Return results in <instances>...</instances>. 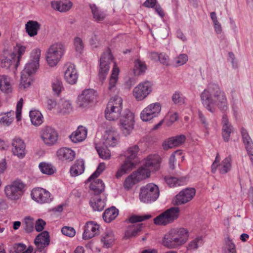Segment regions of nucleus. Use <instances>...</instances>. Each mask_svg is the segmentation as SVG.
Masks as SVG:
<instances>
[{"instance_id":"39","label":"nucleus","mask_w":253,"mask_h":253,"mask_svg":"<svg viewBox=\"0 0 253 253\" xmlns=\"http://www.w3.org/2000/svg\"><path fill=\"white\" fill-rule=\"evenodd\" d=\"M147 69V66L144 61L136 59L134 62V73L136 76L144 74Z\"/></svg>"},{"instance_id":"27","label":"nucleus","mask_w":253,"mask_h":253,"mask_svg":"<svg viewBox=\"0 0 253 253\" xmlns=\"http://www.w3.org/2000/svg\"><path fill=\"white\" fill-rule=\"evenodd\" d=\"M87 133V130L85 127L80 126L75 131L70 135V138L74 143L80 142L86 138Z\"/></svg>"},{"instance_id":"33","label":"nucleus","mask_w":253,"mask_h":253,"mask_svg":"<svg viewBox=\"0 0 253 253\" xmlns=\"http://www.w3.org/2000/svg\"><path fill=\"white\" fill-rule=\"evenodd\" d=\"M119 72V69L117 67L116 63H115L109 80L108 89L110 91H114L115 88L116 84L118 79Z\"/></svg>"},{"instance_id":"32","label":"nucleus","mask_w":253,"mask_h":253,"mask_svg":"<svg viewBox=\"0 0 253 253\" xmlns=\"http://www.w3.org/2000/svg\"><path fill=\"white\" fill-rule=\"evenodd\" d=\"M118 214V210L115 207H112L105 211L103 214V218L106 222L110 223L116 218Z\"/></svg>"},{"instance_id":"22","label":"nucleus","mask_w":253,"mask_h":253,"mask_svg":"<svg viewBox=\"0 0 253 253\" xmlns=\"http://www.w3.org/2000/svg\"><path fill=\"white\" fill-rule=\"evenodd\" d=\"M170 233L178 240V242L182 246L188 240L189 233L188 230L184 228H173L169 230Z\"/></svg>"},{"instance_id":"14","label":"nucleus","mask_w":253,"mask_h":253,"mask_svg":"<svg viewBox=\"0 0 253 253\" xmlns=\"http://www.w3.org/2000/svg\"><path fill=\"white\" fill-rule=\"evenodd\" d=\"M196 194V190L194 188H187L181 190L176 195L174 199L175 204L181 205L191 201Z\"/></svg>"},{"instance_id":"52","label":"nucleus","mask_w":253,"mask_h":253,"mask_svg":"<svg viewBox=\"0 0 253 253\" xmlns=\"http://www.w3.org/2000/svg\"><path fill=\"white\" fill-rule=\"evenodd\" d=\"M203 244V239L201 237H197L192 240L188 244L189 250H196Z\"/></svg>"},{"instance_id":"13","label":"nucleus","mask_w":253,"mask_h":253,"mask_svg":"<svg viewBox=\"0 0 253 253\" xmlns=\"http://www.w3.org/2000/svg\"><path fill=\"white\" fill-rule=\"evenodd\" d=\"M152 90V84L148 81L140 83L135 87L133 90V94L137 100L141 101L146 98Z\"/></svg>"},{"instance_id":"35","label":"nucleus","mask_w":253,"mask_h":253,"mask_svg":"<svg viewBox=\"0 0 253 253\" xmlns=\"http://www.w3.org/2000/svg\"><path fill=\"white\" fill-rule=\"evenodd\" d=\"M232 158L230 156L225 158L219 164L218 169L220 174H225L229 172L231 169Z\"/></svg>"},{"instance_id":"31","label":"nucleus","mask_w":253,"mask_h":253,"mask_svg":"<svg viewBox=\"0 0 253 253\" xmlns=\"http://www.w3.org/2000/svg\"><path fill=\"white\" fill-rule=\"evenodd\" d=\"M40 27V24L36 21H29L25 25L26 32L30 37L37 35Z\"/></svg>"},{"instance_id":"57","label":"nucleus","mask_w":253,"mask_h":253,"mask_svg":"<svg viewBox=\"0 0 253 253\" xmlns=\"http://www.w3.org/2000/svg\"><path fill=\"white\" fill-rule=\"evenodd\" d=\"M133 125L134 124H125L124 125H120V127L123 133L125 136H127L130 133L131 131L133 129Z\"/></svg>"},{"instance_id":"49","label":"nucleus","mask_w":253,"mask_h":253,"mask_svg":"<svg viewBox=\"0 0 253 253\" xmlns=\"http://www.w3.org/2000/svg\"><path fill=\"white\" fill-rule=\"evenodd\" d=\"M52 88L54 93L58 95L63 88L62 82L58 79L54 80L52 83Z\"/></svg>"},{"instance_id":"6","label":"nucleus","mask_w":253,"mask_h":253,"mask_svg":"<svg viewBox=\"0 0 253 253\" xmlns=\"http://www.w3.org/2000/svg\"><path fill=\"white\" fill-rule=\"evenodd\" d=\"M25 187V184L21 180L17 179L5 187L6 196L11 200H18L23 195Z\"/></svg>"},{"instance_id":"47","label":"nucleus","mask_w":253,"mask_h":253,"mask_svg":"<svg viewBox=\"0 0 253 253\" xmlns=\"http://www.w3.org/2000/svg\"><path fill=\"white\" fill-rule=\"evenodd\" d=\"M135 176V174L132 173L126 178L124 183V186L126 189L127 190L130 189L134 184L138 182Z\"/></svg>"},{"instance_id":"16","label":"nucleus","mask_w":253,"mask_h":253,"mask_svg":"<svg viewBox=\"0 0 253 253\" xmlns=\"http://www.w3.org/2000/svg\"><path fill=\"white\" fill-rule=\"evenodd\" d=\"M1 62V67L6 69H9L11 66L13 65L15 68L16 63V54L13 52L4 51L0 57Z\"/></svg>"},{"instance_id":"21","label":"nucleus","mask_w":253,"mask_h":253,"mask_svg":"<svg viewBox=\"0 0 253 253\" xmlns=\"http://www.w3.org/2000/svg\"><path fill=\"white\" fill-rule=\"evenodd\" d=\"M178 241V240L176 239V238H175L172 234L170 233V231H169L164 235L162 239V244L164 246L168 249H177L182 246L181 244H180Z\"/></svg>"},{"instance_id":"30","label":"nucleus","mask_w":253,"mask_h":253,"mask_svg":"<svg viewBox=\"0 0 253 253\" xmlns=\"http://www.w3.org/2000/svg\"><path fill=\"white\" fill-rule=\"evenodd\" d=\"M84 170V162L83 160H78L70 169L72 176H76L81 174Z\"/></svg>"},{"instance_id":"19","label":"nucleus","mask_w":253,"mask_h":253,"mask_svg":"<svg viewBox=\"0 0 253 253\" xmlns=\"http://www.w3.org/2000/svg\"><path fill=\"white\" fill-rule=\"evenodd\" d=\"M49 235L47 231H45L39 234L34 241L37 251L41 252L45 247L49 245Z\"/></svg>"},{"instance_id":"41","label":"nucleus","mask_w":253,"mask_h":253,"mask_svg":"<svg viewBox=\"0 0 253 253\" xmlns=\"http://www.w3.org/2000/svg\"><path fill=\"white\" fill-rule=\"evenodd\" d=\"M133 173L135 174V177L139 182L150 176V170L144 166V167L138 169L136 171L133 172Z\"/></svg>"},{"instance_id":"3","label":"nucleus","mask_w":253,"mask_h":253,"mask_svg":"<svg viewBox=\"0 0 253 253\" xmlns=\"http://www.w3.org/2000/svg\"><path fill=\"white\" fill-rule=\"evenodd\" d=\"M122 103V98L118 96H115L110 99L105 111V117L107 120L114 121L120 117Z\"/></svg>"},{"instance_id":"56","label":"nucleus","mask_w":253,"mask_h":253,"mask_svg":"<svg viewBox=\"0 0 253 253\" xmlns=\"http://www.w3.org/2000/svg\"><path fill=\"white\" fill-rule=\"evenodd\" d=\"M151 217V216L149 214L145 215L144 216L139 215H132L129 218V221L132 223L141 222L145 220L149 219Z\"/></svg>"},{"instance_id":"36","label":"nucleus","mask_w":253,"mask_h":253,"mask_svg":"<svg viewBox=\"0 0 253 253\" xmlns=\"http://www.w3.org/2000/svg\"><path fill=\"white\" fill-rule=\"evenodd\" d=\"M89 187L93 191L94 196L101 195V193L104 190L105 185L102 180L97 179L92 182Z\"/></svg>"},{"instance_id":"1","label":"nucleus","mask_w":253,"mask_h":253,"mask_svg":"<svg viewBox=\"0 0 253 253\" xmlns=\"http://www.w3.org/2000/svg\"><path fill=\"white\" fill-rule=\"evenodd\" d=\"M200 97L203 106L212 113L215 111V106L224 112L228 110L225 93L217 84H210L201 93Z\"/></svg>"},{"instance_id":"63","label":"nucleus","mask_w":253,"mask_h":253,"mask_svg":"<svg viewBox=\"0 0 253 253\" xmlns=\"http://www.w3.org/2000/svg\"><path fill=\"white\" fill-rule=\"evenodd\" d=\"M60 12H64L69 10L72 6V3L71 1L63 2L60 3Z\"/></svg>"},{"instance_id":"53","label":"nucleus","mask_w":253,"mask_h":253,"mask_svg":"<svg viewBox=\"0 0 253 253\" xmlns=\"http://www.w3.org/2000/svg\"><path fill=\"white\" fill-rule=\"evenodd\" d=\"M105 164L104 163H101L98 166L96 170L90 175L88 178V181H91L92 179H93L98 177L100 173L105 169Z\"/></svg>"},{"instance_id":"34","label":"nucleus","mask_w":253,"mask_h":253,"mask_svg":"<svg viewBox=\"0 0 253 253\" xmlns=\"http://www.w3.org/2000/svg\"><path fill=\"white\" fill-rule=\"evenodd\" d=\"M142 225V224H138L129 226L125 231L124 238L128 239L135 237L138 233L141 230Z\"/></svg>"},{"instance_id":"59","label":"nucleus","mask_w":253,"mask_h":253,"mask_svg":"<svg viewBox=\"0 0 253 253\" xmlns=\"http://www.w3.org/2000/svg\"><path fill=\"white\" fill-rule=\"evenodd\" d=\"M17 47V51L18 53V55L16 56V63H15V66L18 67L19 65V63L20 60L21 56L24 53L26 50V47L20 45V44H17L16 45Z\"/></svg>"},{"instance_id":"45","label":"nucleus","mask_w":253,"mask_h":253,"mask_svg":"<svg viewBox=\"0 0 253 253\" xmlns=\"http://www.w3.org/2000/svg\"><path fill=\"white\" fill-rule=\"evenodd\" d=\"M39 168L42 173L47 175H51L55 171V169L51 164L45 162L40 163Z\"/></svg>"},{"instance_id":"15","label":"nucleus","mask_w":253,"mask_h":253,"mask_svg":"<svg viewBox=\"0 0 253 253\" xmlns=\"http://www.w3.org/2000/svg\"><path fill=\"white\" fill-rule=\"evenodd\" d=\"M41 136L44 144L49 146L54 144L57 142L58 136L56 130L49 126L42 128Z\"/></svg>"},{"instance_id":"2","label":"nucleus","mask_w":253,"mask_h":253,"mask_svg":"<svg viewBox=\"0 0 253 253\" xmlns=\"http://www.w3.org/2000/svg\"><path fill=\"white\" fill-rule=\"evenodd\" d=\"M40 57V49L37 48L31 52L30 59L21 72L20 84L21 87L26 88L31 85L32 81L31 76L35 74L39 68Z\"/></svg>"},{"instance_id":"62","label":"nucleus","mask_w":253,"mask_h":253,"mask_svg":"<svg viewBox=\"0 0 253 253\" xmlns=\"http://www.w3.org/2000/svg\"><path fill=\"white\" fill-rule=\"evenodd\" d=\"M23 100L21 98L18 102L16 106V117L17 120L18 121L21 120V111L23 106Z\"/></svg>"},{"instance_id":"17","label":"nucleus","mask_w":253,"mask_h":253,"mask_svg":"<svg viewBox=\"0 0 253 253\" xmlns=\"http://www.w3.org/2000/svg\"><path fill=\"white\" fill-rule=\"evenodd\" d=\"M12 151L13 154L19 158L22 159L25 155V145L20 138L15 137L12 142Z\"/></svg>"},{"instance_id":"44","label":"nucleus","mask_w":253,"mask_h":253,"mask_svg":"<svg viewBox=\"0 0 253 253\" xmlns=\"http://www.w3.org/2000/svg\"><path fill=\"white\" fill-rule=\"evenodd\" d=\"M0 89L6 93L11 91V85L9 79L5 75L0 76Z\"/></svg>"},{"instance_id":"61","label":"nucleus","mask_w":253,"mask_h":253,"mask_svg":"<svg viewBox=\"0 0 253 253\" xmlns=\"http://www.w3.org/2000/svg\"><path fill=\"white\" fill-rule=\"evenodd\" d=\"M158 60L162 64L166 66L169 65V59L168 55L164 53H161L159 54V57Z\"/></svg>"},{"instance_id":"64","label":"nucleus","mask_w":253,"mask_h":253,"mask_svg":"<svg viewBox=\"0 0 253 253\" xmlns=\"http://www.w3.org/2000/svg\"><path fill=\"white\" fill-rule=\"evenodd\" d=\"M26 249V246L23 243H16L13 245L14 251L16 253H22Z\"/></svg>"},{"instance_id":"60","label":"nucleus","mask_w":253,"mask_h":253,"mask_svg":"<svg viewBox=\"0 0 253 253\" xmlns=\"http://www.w3.org/2000/svg\"><path fill=\"white\" fill-rule=\"evenodd\" d=\"M61 232L63 234L70 237H73L76 234L75 230L71 227L65 226L62 228Z\"/></svg>"},{"instance_id":"40","label":"nucleus","mask_w":253,"mask_h":253,"mask_svg":"<svg viewBox=\"0 0 253 253\" xmlns=\"http://www.w3.org/2000/svg\"><path fill=\"white\" fill-rule=\"evenodd\" d=\"M58 108L60 113L69 114L72 111V105L69 100L62 99L59 103Z\"/></svg>"},{"instance_id":"10","label":"nucleus","mask_w":253,"mask_h":253,"mask_svg":"<svg viewBox=\"0 0 253 253\" xmlns=\"http://www.w3.org/2000/svg\"><path fill=\"white\" fill-rule=\"evenodd\" d=\"M161 105L160 103L150 104L145 108L140 114V118L143 121H149L157 118L161 113Z\"/></svg>"},{"instance_id":"11","label":"nucleus","mask_w":253,"mask_h":253,"mask_svg":"<svg viewBox=\"0 0 253 253\" xmlns=\"http://www.w3.org/2000/svg\"><path fill=\"white\" fill-rule=\"evenodd\" d=\"M31 196L33 200L41 204L49 203L53 200L52 195L47 190L40 187L34 188Z\"/></svg>"},{"instance_id":"20","label":"nucleus","mask_w":253,"mask_h":253,"mask_svg":"<svg viewBox=\"0 0 253 253\" xmlns=\"http://www.w3.org/2000/svg\"><path fill=\"white\" fill-rule=\"evenodd\" d=\"M107 197L102 194L101 195L93 196L89 202L90 206L94 211H101L106 205Z\"/></svg>"},{"instance_id":"24","label":"nucleus","mask_w":253,"mask_h":253,"mask_svg":"<svg viewBox=\"0 0 253 253\" xmlns=\"http://www.w3.org/2000/svg\"><path fill=\"white\" fill-rule=\"evenodd\" d=\"M161 159L158 155H150L145 160L144 166L150 170H157L160 166Z\"/></svg>"},{"instance_id":"8","label":"nucleus","mask_w":253,"mask_h":253,"mask_svg":"<svg viewBox=\"0 0 253 253\" xmlns=\"http://www.w3.org/2000/svg\"><path fill=\"white\" fill-rule=\"evenodd\" d=\"M159 196V188L153 183H149L140 189L139 199L143 203H149L154 202Z\"/></svg>"},{"instance_id":"48","label":"nucleus","mask_w":253,"mask_h":253,"mask_svg":"<svg viewBox=\"0 0 253 253\" xmlns=\"http://www.w3.org/2000/svg\"><path fill=\"white\" fill-rule=\"evenodd\" d=\"M24 230L27 233H30L34 230L33 218L30 216H26L24 219Z\"/></svg>"},{"instance_id":"18","label":"nucleus","mask_w":253,"mask_h":253,"mask_svg":"<svg viewBox=\"0 0 253 253\" xmlns=\"http://www.w3.org/2000/svg\"><path fill=\"white\" fill-rule=\"evenodd\" d=\"M66 70L64 73V78L65 80L69 84H74L77 82L78 75L75 67L73 64L69 63L66 65Z\"/></svg>"},{"instance_id":"9","label":"nucleus","mask_w":253,"mask_h":253,"mask_svg":"<svg viewBox=\"0 0 253 253\" xmlns=\"http://www.w3.org/2000/svg\"><path fill=\"white\" fill-rule=\"evenodd\" d=\"M112 59V55L109 49H107L100 58L98 76L102 83L105 80L108 74L110 69V62Z\"/></svg>"},{"instance_id":"4","label":"nucleus","mask_w":253,"mask_h":253,"mask_svg":"<svg viewBox=\"0 0 253 253\" xmlns=\"http://www.w3.org/2000/svg\"><path fill=\"white\" fill-rule=\"evenodd\" d=\"M139 148L138 145H135L129 147L127 151V157L124 163L118 169L116 174L117 178L121 177L127 171L132 169L134 167V164L132 161L136 158Z\"/></svg>"},{"instance_id":"51","label":"nucleus","mask_w":253,"mask_h":253,"mask_svg":"<svg viewBox=\"0 0 253 253\" xmlns=\"http://www.w3.org/2000/svg\"><path fill=\"white\" fill-rule=\"evenodd\" d=\"M233 131L232 125L222 126V137L225 142L229 140L230 134Z\"/></svg>"},{"instance_id":"46","label":"nucleus","mask_w":253,"mask_h":253,"mask_svg":"<svg viewBox=\"0 0 253 253\" xmlns=\"http://www.w3.org/2000/svg\"><path fill=\"white\" fill-rule=\"evenodd\" d=\"M241 133L243 143L245 146L246 149L253 147V141L249 136L247 130L242 127L241 129Z\"/></svg>"},{"instance_id":"26","label":"nucleus","mask_w":253,"mask_h":253,"mask_svg":"<svg viewBox=\"0 0 253 253\" xmlns=\"http://www.w3.org/2000/svg\"><path fill=\"white\" fill-rule=\"evenodd\" d=\"M56 154L58 159L62 161L71 162L75 157V152L67 147H62L58 149Z\"/></svg>"},{"instance_id":"50","label":"nucleus","mask_w":253,"mask_h":253,"mask_svg":"<svg viewBox=\"0 0 253 253\" xmlns=\"http://www.w3.org/2000/svg\"><path fill=\"white\" fill-rule=\"evenodd\" d=\"M99 157L104 160L109 159L111 157L110 150L106 147H96Z\"/></svg>"},{"instance_id":"5","label":"nucleus","mask_w":253,"mask_h":253,"mask_svg":"<svg viewBox=\"0 0 253 253\" xmlns=\"http://www.w3.org/2000/svg\"><path fill=\"white\" fill-rule=\"evenodd\" d=\"M65 47L63 44L56 43L51 45L46 51V59L51 67L56 66L64 54Z\"/></svg>"},{"instance_id":"55","label":"nucleus","mask_w":253,"mask_h":253,"mask_svg":"<svg viewBox=\"0 0 253 253\" xmlns=\"http://www.w3.org/2000/svg\"><path fill=\"white\" fill-rule=\"evenodd\" d=\"M172 100L175 104L184 103L185 98L179 91H175L172 96Z\"/></svg>"},{"instance_id":"29","label":"nucleus","mask_w":253,"mask_h":253,"mask_svg":"<svg viewBox=\"0 0 253 253\" xmlns=\"http://www.w3.org/2000/svg\"><path fill=\"white\" fill-rule=\"evenodd\" d=\"M165 182L171 187L177 186H181L185 184L186 182V177H177L175 176H166Z\"/></svg>"},{"instance_id":"58","label":"nucleus","mask_w":253,"mask_h":253,"mask_svg":"<svg viewBox=\"0 0 253 253\" xmlns=\"http://www.w3.org/2000/svg\"><path fill=\"white\" fill-rule=\"evenodd\" d=\"M74 44L76 50L79 53H81L84 47L82 40L79 37L75 38L74 39Z\"/></svg>"},{"instance_id":"25","label":"nucleus","mask_w":253,"mask_h":253,"mask_svg":"<svg viewBox=\"0 0 253 253\" xmlns=\"http://www.w3.org/2000/svg\"><path fill=\"white\" fill-rule=\"evenodd\" d=\"M99 228V225L93 222H87L84 226L83 238L87 240L93 237L98 234Z\"/></svg>"},{"instance_id":"54","label":"nucleus","mask_w":253,"mask_h":253,"mask_svg":"<svg viewBox=\"0 0 253 253\" xmlns=\"http://www.w3.org/2000/svg\"><path fill=\"white\" fill-rule=\"evenodd\" d=\"M188 60V57L186 54H180L178 56L174 59L176 65V66H180L185 64Z\"/></svg>"},{"instance_id":"37","label":"nucleus","mask_w":253,"mask_h":253,"mask_svg":"<svg viewBox=\"0 0 253 253\" xmlns=\"http://www.w3.org/2000/svg\"><path fill=\"white\" fill-rule=\"evenodd\" d=\"M89 7L91 9L94 20L97 22H100L103 20L106 14L104 12L100 10L94 4H89Z\"/></svg>"},{"instance_id":"28","label":"nucleus","mask_w":253,"mask_h":253,"mask_svg":"<svg viewBox=\"0 0 253 253\" xmlns=\"http://www.w3.org/2000/svg\"><path fill=\"white\" fill-rule=\"evenodd\" d=\"M104 144L107 146L114 147L118 143L117 133L112 130H108L104 135Z\"/></svg>"},{"instance_id":"12","label":"nucleus","mask_w":253,"mask_h":253,"mask_svg":"<svg viewBox=\"0 0 253 253\" xmlns=\"http://www.w3.org/2000/svg\"><path fill=\"white\" fill-rule=\"evenodd\" d=\"M96 97V92L93 89L83 90L78 96L77 104L79 107L86 108L89 106Z\"/></svg>"},{"instance_id":"38","label":"nucleus","mask_w":253,"mask_h":253,"mask_svg":"<svg viewBox=\"0 0 253 253\" xmlns=\"http://www.w3.org/2000/svg\"><path fill=\"white\" fill-rule=\"evenodd\" d=\"M30 117L32 124L35 126H39L43 122V116L38 110H31Z\"/></svg>"},{"instance_id":"23","label":"nucleus","mask_w":253,"mask_h":253,"mask_svg":"<svg viewBox=\"0 0 253 253\" xmlns=\"http://www.w3.org/2000/svg\"><path fill=\"white\" fill-rule=\"evenodd\" d=\"M185 139L186 137L183 134L171 137L165 141L163 145L164 149L168 150L169 148L179 146L185 142Z\"/></svg>"},{"instance_id":"42","label":"nucleus","mask_w":253,"mask_h":253,"mask_svg":"<svg viewBox=\"0 0 253 253\" xmlns=\"http://www.w3.org/2000/svg\"><path fill=\"white\" fill-rule=\"evenodd\" d=\"M114 233L111 230H109L105 233V235L101 238V242L103 243V247L107 248L111 247L114 242Z\"/></svg>"},{"instance_id":"7","label":"nucleus","mask_w":253,"mask_h":253,"mask_svg":"<svg viewBox=\"0 0 253 253\" xmlns=\"http://www.w3.org/2000/svg\"><path fill=\"white\" fill-rule=\"evenodd\" d=\"M179 213V208H170L154 218V223L157 225H167L176 220L178 217Z\"/></svg>"},{"instance_id":"43","label":"nucleus","mask_w":253,"mask_h":253,"mask_svg":"<svg viewBox=\"0 0 253 253\" xmlns=\"http://www.w3.org/2000/svg\"><path fill=\"white\" fill-rule=\"evenodd\" d=\"M120 125H121L134 124L133 114L129 110L125 111L120 119Z\"/></svg>"}]
</instances>
